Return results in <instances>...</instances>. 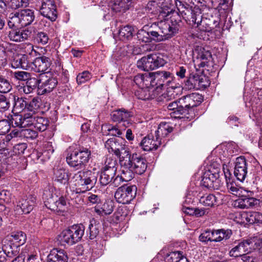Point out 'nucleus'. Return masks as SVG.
I'll return each instance as SVG.
<instances>
[{
    "mask_svg": "<svg viewBox=\"0 0 262 262\" xmlns=\"http://www.w3.org/2000/svg\"><path fill=\"white\" fill-rule=\"evenodd\" d=\"M14 110L17 113H20L24 110L27 109V102L23 98L17 97L14 96Z\"/></svg>",
    "mask_w": 262,
    "mask_h": 262,
    "instance_id": "obj_46",
    "label": "nucleus"
},
{
    "mask_svg": "<svg viewBox=\"0 0 262 262\" xmlns=\"http://www.w3.org/2000/svg\"><path fill=\"white\" fill-rule=\"evenodd\" d=\"M137 187L135 185H123L119 187L115 193L116 201L123 204H129L136 195Z\"/></svg>",
    "mask_w": 262,
    "mask_h": 262,
    "instance_id": "obj_8",
    "label": "nucleus"
},
{
    "mask_svg": "<svg viewBox=\"0 0 262 262\" xmlns=\"http://www.w3.org/2000/svg\"><path fill=\"white\" fill-rule=\"evenodd\" d=\"M132 112L124 108L114 111L111 114V118L114 122H118L125 129L130 124L131 118L133 116Z\"/></svg>",
    "mask_w": 262,
    "mask_h": 262,
    "instance_id": "obj_12",
    "label": "nucleus"
},
{
    "mask_svg": "<svg viewBox=\"0 0 262 262\" xmlns=\"http://www.w3.org/2000/svg\"><path fill=\"white\" fill-rule=\"evenodd\" d=\"M117 161L116 159L108 158L106 159L104 166L101 169L116 173L117 169Z\"/></svg>",
    "mask_w": 262,
    "mask_h": 262,
    "instance_id": "obj_52",
    "label": "nucleus"
},
{
    "mask_svg": "<svg viewBox=\"0 0 262 262\" xmlns=\"http://www.w3.org/2000/svg\"><path fill=\"white\" fill-rule=\"evenodd\" d=\"M40 80L35 78H29L26 82L25 85L23 87V91L26 94H30L38 88Z\"/></svg>",
    "mask_w": 262,
    "mask_h": 262,
    "instance_id": "obj_37",
    "label": "nucleus"
},
{
    "mask_svg": "<svg viewBox=\"0 0 262 262\" xmlns=\"http://www.w3.org/2000/svg\"><path fill=\"white\" fill-rule=\"evenodd\" d=\"M155 85L156 84L154 73H145L143 81V87L154 89V91H156Z\"/></svg>",
    "mask_w": 262,
    "mask_h": 262,
    "instance_id": "obj_45",
    "label": "nucleus"
},
{
    "mask_svg": "<svg viewBox=\"0 0 262 262\" xmlns=\"http://www.w3.org/2000/svg\"><path fill=\"white\" fill-rule=\"evenodd\" d=\"M213 6L219 11L223 10L228 11L229 10V0H211Z\"/></svg>",
    "mask_w": 262,
    "mask_h": 262,
    "instance_id": "obj_53",
    "label": "nucleus"
},
{
    "mask_svg": "<svg viewBox=\"0 0 262 262\" xmlns=\"http://www.w3.org/2000/svg\"><path fill=\"white\" fill-rule=\"evenodd\" d=\"M29 5L28 0H10L7 1L8 8L17 9L21 7H26Z\"/></svg>",
    "mask_w": 262,
    "mask_h": 262,
    "instance_id": "obj_49",
    "label": "nucleus"
},
{
    "mask_svg": "<svg viewBox=\"0 0 262 262\" xmlns=\"http://www.w3.org/2000/svg\"><path fill=\"white\" fill-rule=\"evenodd\" d=\"M9 100L4 95H0V112H4L10 107Z\"/></svg>",
    "mask_w": 262,
    "mask_h": 262,
    "instance_id": "obj_60",
    "label": "nucleus"
},
{
    "mask_svg": "<svg viewBox=\"0 0 262 262\" xmlns=\"http://www.w3.org/2000/svg\"><path fill=\"white\" fill-rule=\"evenodd\" d=\"M121 124H118L117 125H103L102 128L104 127L108 132V134L111 135L113 136H116L119 137L122 134V132L125 130L123 129Z\"/></svg>",
    "mask_w": 262,
    "mask_h": 262,
    "instance_id": "obj_42",
    "label": "nucleus"
},
{
    "mask_svg": "<svg viewBox=\"0 0 262 262\" xmlns=\"http://www.w3.org/2000/svg\"><path fill=\"white\" fill-rule=\"evenodd\" d=\"M91 77L92 75L90 72L84 71L77 76L76 81L78 84H81L89 80Z\"/></svg>",
    "mask_w": 262,
    "mask_h": 262,
    "instance_id": "obj_55",
    "label": "nucleus"
},
{
    "mask_svg": "<svg viewBox=\"0 0 262 262\" xmlns=\"http://www.w3.org/2000/svg\"><path fill=\"white\" fill-rule=\"evenodd\" d=\"M166 62L161 55L153 54L144 56L138 60L137 66L142 70L149 71L163 66Z\"/></svg>",
    "mask_w": 262,
    "mask_h": 262,
    "instance_id": "obj_7",
    "label": "nucleus"
},
{
    "mask_svg": "<svg viewBox=\"0 0 262 262\" xmlns=\"http://www.w3.org/2000/svg\"><path fill=\"white\" fill-rule=\"evenodd\" d=\"M51 61L50 58L45 56L32 58L31 64V71L36 73H45L50 67Z\"/></svg>",
    "mask_w": 262,
    "mask_h": 262,
    "instance_id": "obj_19",
    "label": "nucleus"
},
{
    "mask_svg": "<svg viewBox=\"0 0 262 262\" xmlns=\"http://www.w3.org/2000/svg\"><path fill=\"white\" fill-rule=\"evenodd\" d=\"M133 0H111L109 7L115 12H125L129 9Z\"/></svg>",
    "mask_w": 262,
    "mask_h": 262,
    "instance_id": "obj_29",
    "label": "nucleus"
},
{
    "mask_svg": "<svg viewBox=\"0 0 262 262\" xmlns=\"http://www.w3.org/2000/svg\"><path fill=\"white\" fill-rule=\"evenodd\" d=\"M227 188L230 193L236 196H239L242 192L241 189L236 187L233 183L229 184L227 182Z\"/></svg>",
    "mask_w": 262,
    "mask_h": 262,
    "instance_id": "obj_63",
    "label": "nucleus"
},
{
    "mask_svg": "<svg viewBox=\"0 0 262 262\" xmlns=\"http://www.w3.org/2000/svg\"><path fill=\"white\" fill-rule=\"evenodd\" d=\"M194 67L196 70L200 68H209L213 66L212 57L209 51L204 49L197 53V55L193 59Z\"/></svg>",
    "mask_w": 262,
    "mask_h": 262,
    "instance_id": "obj_15",
    "label": "nucleus"
},
{
    "mask_svg": "<svg viewBox=\"0 0 262 262\" xmlns=\"http://www.w3.org/2000/svg\"><path fill=\"white\" fill-rule=\"evenodd\" d=\"M29 126H33L37 131L43 132L47 129L49 121L47 118L30 113Z\"/></svg>",
    "mask_w": 262,
    "mask_h": 262,
    "instance_id": "obj_25",
    "label": "nucleus"
},
{
    "mask_svg": "<svg viewBox=\"0 0 262 262\" xmlns=\"http://www.w3.org/2000/svg\"><path fill=\"white\" fill-rule=\"evenodd\" d=\"M68 257L63 249H53L48 255L47 262H68Z\"/></svg>",
    "mask_w": 262,
    "mask_h": 262,
    "instance_id": "obj_28",
    "label": "nucleus"
},
{
    "mask_svg": "<svg viewBox=\"0 0 262 262\" xmlns=\"http://www.w3.org/2000/svg\"><path fill=\"white\" fill-rule=\"evenodd\" d=\"M40 102L38 99L34 98L29 103L27 102V109L29 113L33 114L36 115V113L38 112L40 108Z\"/></svg>",
    "mask_w": 262,
    "mask_h": 262,
    "instance_id": "obj_47",
    "label": "nucleus"
},
{
    "mask_svg": "<svg viewBox=\"0 0 262 262\" xmlns=\"http://www.w3.org/2000/svg\"><path fill=\"white\" fill-rule=\"evenodd\" d=\"M98 174L91 170L79 171L72 178L75 185L81 187L84 191L91 189L97 181Z\"/></svg>",
    "mask_w": 262,
    "mask_h": 262,
    "instance_id": "obj_6",
    "label": "nucleus"
},
{
    "mask_svg": "<svg viewBox=\"0 0 262 262\" xmlns=\"http://www.w3.org/2000/svg\"><path fill=\"white\" fill-rule=\"evenodd\" d=\"M218 170H210L204 172L201 180V185L209 189H219L223 185Z\"/></svg>",
    "mask_w": 262,
    "mask_h": 262,
    "instance_id": "obj_9",
    "label": "nucleus"
},
{
    "mask_svg": "<svg viewBox=\"0 0 262 262\" xmlns=\"http://www.w3.org/2000/svg\"><path fill=\"white\" fill-rule=\"evenodd\" d=\"M245 191L247 194H244L237 199L235 201V205L242 209L252 208L258 206L259 200L252 196L253 195V192L246 190Z\"/></svg>",
    "mask_w": 262,
    "mask_h": 262,
    "instance_id": "obj_17",
    "label": "nucleus"
},
{
    "mask_svg": "<svg viewBox=\"0 0 262 262\" xmlns=\"http://www.w3.org/2000/svg\"><path fill=\"white\" fill-rule=\"evenodd\" d=\"M200 202L204 206L212 207L216 204V197L212 194L202 196L200 199Z\"/></svg>",
    "mask_w": 262,
    "mask_h": 262,
    "instance_id": "obj_51",
    "label": "nucleus"
},
{
    "mask_svg": "<svg viewBox=\"0 0 262 262\" xmlns=\"http://www.w3.org/2000/svg\"><path fill=\"white\" fill-rule=\"evenodd\" d=\"M217 235L216 236V241L221 242L225 240L226 241L229 239L232 235V231L231 229H217Z\"/></svg>",
    "mask_w": 262,
    "mask_h": 262,
    "instance_id": "obj_50",
    "label": "nucleus"
},
{
    "mask_svg": "<svg viewBox=\"0 0 262 262\" xmlns=\"http://www.w3.org/2000/svg\"><path fill=\"white\" fill-rule=\"evenodd\" d=\"M208 77L204 75L194 74L187 80L186 85L190 89L196 88L204 89L209 85Z\"/></svg>",
    "mask_w": 262,
    "mask_h": 262,
    "instance_id": "obj_16",
    "label": "nucleus"
},
{
    "mask_svg": "<svg viewBox=\"0 0 262 262\" xmlns=\"http://www.w3.org/2000/svg\"><path fill=\"white\" fill-rule=\"evenodd\" d=\"M154 75L156 92L159 88L161 89L164 85H169L173 78L172 74L166 71L157 72L154 73Z\"/></svg>",
    "mask_w": 262,
    "mask_h": 262,
    "instance_id": "obj_22",
    "label": "nucleus"
},
{
    "mask_svg": "<svg viewBox=\"0 0 262 262\" xmlns=\"http://www.w3.org/2000/svg\"><path fill=\"white\" fill-rule=\"evenodd\" d=\"M161 144V139L159 140L158 137H156V140H155L152 136L147 135L139 144L143 150L148 151L156 150Z\"/></svg>",
    "mask_w": 262,
    "mask_h": 262,
    "instance_id": "obj_26",
    "label": "nucleus"
},
{
    "mask_svg": "<svg viewBox=\"0 0 262 262\" xmlns=\"http://www.w3.org/2000/svg\"><path fill=\"white\" fill-rule=\"evenodd\" d=\"M134 32V28L129 25L122 26L119 30V36L123 41L129 40L133 38Z\"/></svg>",
    "mask_w": 262,
    "mask_h": 262,
    "instance_id": "obj_38",
    "label": "nucleus"
},
{
    "mask_svg": "<svg viewBox=\"0 0 262 262\" xmlns=\"http://www.w3.org/2000/svg\"><path fill=\"white\" fill-rule=\"evenodd\" d=\"M251 244L252 242L249 239L239 243L237 245L232 248L229 251L230 256L234 257H242V255L245 254L244 253H249L251 249Z\"/></svg>",
    "mask_w": 262,
    "mask_h": 262,
    "instance_id": "obj_24",
    "label": "nucleus"
},
{
    "mask_svg": "<svg viewBox=\"0 0 262 262\" xmlns=\"http://www.w3.org/2000/svg\"><path fill=\"white\" fill-rule=\"evenodd\" d=\"M167 108L169 111H170V115L172 117L174 118H181L186 117L189 118L187 116L189 114L188 111L184 107V104L181 98L175 100L173 102H169L167 105Z\"/></svg>",
    "mask_w": 262,
    "mask_h": 262,
    "instance_id": "obj_13",
    "label": "nucleus"
},
{
    "mask_svg": "<svg viewBox=\"0 0 262 262\" xmlns=\"http://www.w3.org/2000/svg\"><path fill=\"white\" fill-rule=\"evenodd\" d=\"M46 206L51 210L56 212H63L66 205L65 199L61 196L58 198L57 196L51 195L46 202Z\"/></svg>",
    "mask_w": 262,
    "mask_h": 262,
    "instance_id": "obj_21",
    "label": "nucleus"
},
{
    "mask_svg": "<svg viewBox=\"0 0 262 262\" xmlns=\"http://www.w3.org/2000/svg\"><path fill=\"white\" fill-rule=\"evenodd\" d=\"M179 31V27L167 23L160 22L149 30L150 41L160 42L171 38Z\"/></svg>",
    "mask_w": 262,
    "mask_h": 262,
    "instance_id": "obj_3",
    "label": "nucleus"
},
{
    "mask_svg": "<svg viewBox=\"0 0 262 262\" xmlns=\"http://www.w3.org/2000/svg\"><path fill=\"white\" fill-rule=\"evenodd\" d=\"M90 232V238L91 239H94L99 233V229L97 225H94L93 221H91L89 225Z\"/></svg>",
    "mask_w": 262,
    "mask_h": 262,
    "instance_id": "obj_62",
    "label": "nucleus"
},
{
    "mask_svg": "<svg viewBox=\"0 0 262 262\" xmlns=\"http://www.w3.org/2000/svg\"><path fill=\"white\" fill-rule=\"evenodd\" d=\"M35 17L34 10L30 9H21L10 14L8 25L10 28L25 27L32 24Z\"/></svg>",
    "mask_w": 262,
    "mask_h": 262,
    "instance_id": "obj_4",
    "label": "nucleus"
},
{
    "mask_svg": "<svg viewBox=\"0 0 262 262\" xmlns=\"http://www.w3.org/2000/svg\"><path fill=\"white\" fill-rule=\"evenodd\" d=\"M234 174L236 179L243 182L247 175V163L244 157L236 158L234 162Z\"/></svg>",
    "mask_w": 262,
    "mask_h": 262,
    "instance_id": "obj_18",
    "label": "nucleus"
},
{
    "mask_svg": "<svg viewBox=\"0 0 262 262\" xmlns=\"http://www.w3.org/2000/svg\"><path fill=\"white\" fill-rule=\"evenodd\" d=\"M12 241L14 242L18 247L24 245L27 239L26 235L22 231H18L11 233Z\"/></svg>",
    "mask_w": 262,
    "mask_h": 262,
    "instance_id": "obj_43",
    "label": "nucleus"
},
{
    "mask_svg": "<svg viewBox=\"0 0 262 262\" xmlns=\"http://www.w3.org/2000/svg\"><path fill=\"white\" fill-rule=\"evenodd\" d=\"M40 13L51 21H55L57 17V7L54 0H41Z\"/></svg>",
    "mask_w": 262,
    "mask_h": 262,
    "instance_id": "obj_14",
    "label": "nucleus"
},
{
    "mask_svg": "<svg viewBox=\"0 0 262 262\" xmlns=\"http://www.w3.org/2000/svg\"><path fill=\"white\" fill-rule=\"evenodd\" d=\"M53 179L61 184H67L69 180L68 172L63 168L55 167L53 168Z\"/></svg>",
    "mask_w": 262,
    "mask_h": 262,
    "instance_id": "obj_32",
    "label": "nucleus"
},
{
    "mask_svg": "<svg viewBox=\"0 0 262 262\" xmlns=\"http://www.w3.org/2000/svg\"><path fill=\"white\" fill-rule=\"evenodd\" d=\"M11 194L6 190L0 191V201L2 202L8 204L11 202Z\"/></svg>",
    "mask_w": 262,
    "mask_h": 262,
    "instance_id": "obj_64",
    "label": "nucleus"
},
{
    "mask_svg": "<svg viewBox=\"0 0 262 262\" xmlns=\"http://www.w3.org/2000/svg\"><path fill=\"white\" fill-rule=\"evenodd\" d=\"M176 6L177 7L178 12H172V16L170 17L171 25L174 26L176 25L179 27L178 24L181 21V18L180 15H181L183 17L187 14L185 10L189 11V6L187 4L183 3L181 1L176 0L175 2Z\"/></svg>",
    "mask_w": 262,
    "mask_h": 262,
    "instance_id": "obj_23",
    "label": "nucleus"
},
{
    "mask_svg": "<svg viewBox=\"0 0 262 262\" xmlns=\"http://www.w3.org/2000/svg\"><path fill=\"white\" fill-rule=\"evenodd\" d=\"M24 54H18L14 55L11 61L12 68H21L31 71V64L32 58L37 55V52L34 50V46L28 43L24 45Z\"/></svg>",
    "mask_w": 262,
    "mask_h": 262,
    "instance_id": "obj_5",
    "label": "nucleus"
},
{
    "mask_svg": "<svg viewBox=\"0 0 262 262\" xmlns=\"http://www.w3.org/2000/svg\"><path fill=\"white\" fill-rule=\"evenodd\" d=\"M173 128L170 123L162 122L159 125L157 130L156 132V137L161 140L162 138L166 137L169 133L173 131Z\"/></svg>",
    "mask_w": 262,
    "mask_h": 262,
    "instance_id": "obj_35",
    "label": "nucleus"
},
{
    "mask_svg": "<svg viewBox=\"0 0 262 262\" xmlns=\"http://www.w3.org/2000/svg\"><path fill=\"white\" fill-rule=\"evenodd\" d=\"M115 175V172L101 169L99 178L100 183L101 185L105 186L111 182H112L113 185L115 186L113 182L115 179L117 177L116 176L114 178ZM115 187L116 186H115Z\"/></svg>",
    "mask_w": 262,
    "mask_h": 262,
    "instance_id": "obj_36",
    "label": "nucleus"
},
{
    "mask_svg": "<svg viewBox=\"0 0 262 262\" xmlns=\"http://www.w3.org/2000/svg\"><path fill=\"white\" fill-rule=\"evenodd\" d=\"M91 155V150L88 148L79 147L69 151L66 157V161L71 167L75 170L81 169L85 167Z\"/></svg>",
    "mask_w": 262,
    "mask_h": 262,
    "instance_id": "obj_2",
    "label": "nucleus"
},
{
    "mask_svg": "<svg viewBox=\"0 0 262 262\" xmlns=\"http://www.w3.org/2000/svg\"><path fill=\"white\" fill-rule=\"evenodd\" d=\"M59 238L62 242L70 245H73L77 243L69 228L62 231L59 235Z\"/></svg>",
    "mask_w": 262,
    "mask_h": 262,
    "instance_id": "obj_40",
    "label": "nucleus"
},
{
    "mask_svg": "<svg viewBox=\"0 0 262 262\" xmlns=\"http://www.w3.org/2000/svg\"><path fill=\"white\" fill-rule=\"evenodd\" d=\"M36 198L33 195H29L26 198H22L16 202L14 211L16 214H29L36 204Z\"/></svg>",
    "mask_w": 262,
    "mask_h": 262,
    "instance_id": "obj_11",
    "label": "nucleus"
},
{
    "mask_svg": "<svg viewBox=\"0 0 262 262\" xmlns=\"http://www.w3.org/2000/svg\"><path fill=\"white\" fill-rule=\"evenodd\" d=\"M57 83V80L55 78L50 77L47 79L40 85L39 84L37 89L38 94L43 95L50 93L56 87Z\"/></svg>",
    "mask_w": 262,
    "mask_h": 262,
    "instance_id": "obj_31",
    "label": "nucleus"
},
{
    "mask_svg": "<svg viewBox=\"0 0 262 262\" xmlns=\"http://www.w3.org/2000/svg\"><path fill=\"white\" fill-rule=\"evenodd\" d=\"M113 202L111 201H105L103 204L97 205L95 207V211L99 215H109L113 211Z\"/></svg>",
    "mask_w": 262,
    "mask_h": 262,
    "instance_id": "obj_34",
    "label": "nucleus"
},
{
    "mask_svg": "<svg viewBox=\"0 0 262 262\" xmlns=\"http://www.w3.org/2000/svg\"><path fill=\"white\" fill-rule=\"evenodd\" d=\"M105 147L107 149L109 152H113L119 159L120 163V158L124 156V152L129 154V149L123 144L122 139H117L113 137L108 139L105 142Z\"/></svg>",
    "mask_w": 262,
    "mask_h": 262,
    "instance_id": "obj_10",
    "label": "nucleus"
},
{
    "mask_svg": "<svg viewBox=\"0 0 262 262\" xmlns=\"http://www.w3.org/2000/svg\"><path fill=\"white\" fill-rule=\"evenodd\" d=\"M12 76L18 80L27 81L30 78V74L25 71H17L13 73Z\"/></svg>",
    "mask_w": 262,
    "mask_h": 262,
    "instance_id": "obj_59",
    "label": "nucleus"
},
{
    "mask_svg": "<svg viewBox=\"0 0 262 262\" xmlns=\"http://www.w3.org/2000/svg\"><path fill=\"white\" fill-rule=\"evenodd\" d=\"M3 249L6 254V256L8 258H12L17 256L19 253L18 250V247L16 245L12 246L10 245H3Z\"/></svg>",
    "mask_w": 262,
    "mask_h": 262,
    "instance_id": "obj_48",
    "label": "nucleus"
},
{
    "mask_svg": "<svg viewBox=\"0 0 262 262\" xmlns=\"http://www.w3.org/2000/svg\"><path fill=\"white\" fill-rule=\"evenodd\" d=\"M181 98L188 114L193 107L199 105L203 100V96L198 93H192L184 96Z\"/></svg>",
    "mask_w": 262,
    "mask_h": 262,
    "instance_id": "obj_20",
    "label": "nucleus"
},
{
    "mask_svg": "<svg viewBox=\"0 0 262 262\" xmlns=\"http://www.w3.org/2000/svg\"><path fill=\"white\" fill-rule=\"evenodd\" d=\"M31 32L27 29L17 28L9 31L8 37L10 40L15 42H21L27 40L29 37Z\"/></svg>",
    "mask_w": 262,
    "mask_h": 262,
    "instance_id": "obj_27",
    "label": "nucleus"
},
{
    "mask_svg": "<svg viewBox=\"0 0 262 262\" xmlns=\"http://www.w3.org/2000/svg\"><path fill=\"white\" fill-rule=\"evenodd\" d=\"M183 252L179 251H173L168 254L166 257L167 262H179Z\"/></svg>",
    "mask_w": 262,
    "mask_h": 262,
    "instance_id": "obj_56",
    "label": "nucleus"
},
{
    "mask_svg": "<svg viewBox=\"0 0 262 262\" xmlns=\"http://www.w3.org/2000/svg\"><path fill=\"white\" fill-rule=\"evenodd\" d=\"M69 229L73 234L77 243L80 241L84 234V226L81 224H76L70 226Z\"/></svg>",
    "mask_w": 262,
    "mask_h": 262,
    "instance_id": "obj_39",
    "label": "nucleus"
},
{
    "mask_svg": "<svg viewBox=\"0 0 262 262\" xmlns=\"http://www.w3.org/2000/svg\"><path fill=\"white\" fill-rule=\"evenodd\" d=\"M36 41L42 45H45L48 43L49 37L48 35L44 32H38L35 37Z\"/></svg>",
    "mask_w": 262,
    "mask_h": 262,
    "instance_id": "obj_54",
    "label": "nucleus"
},
{
    "mask_svg": "<svg viewBox=\"0 0 262 262\" xmlns=\"http://www.w3.org/2000/svg\"><path fill=\"white\" fill-rule=\"evenodd\" d=\"M120 158L121 174L118 175L114 180V184L118 186L121 182H128L134 177V174H142L145 172L147 162L145 158L137 154L124 152Z\"/></svg>",
    "mask_w": 262,
    "mask_h": 262,
    "instance_id": "obj_1",
    "label": "nucleus"
},
{
    "mask_svg": "<svg viewBox=\"0 0 262 262\" xmlns=\"http://www.w3.org/2000/svg\"><path fill=\"white\" fill-rule=\"evenodd\" d=\"M21 135L27 139L32 140L37 137L38 133L37 130L31 128H26L21 130Z\"/></svg>",
    "mask_w": 262,
    "mask_h": 262,
    "instance_id": "obj_57",
    "label": "nucleus"
},
{
    "mask_svg": "<svg viewBox=\"0 0 262 262\" xmlns=\"http://www.w3.org/2000/svg\"><path fill=\"white\" fill-rule=\"evenodd\" d=\"M245 218L250 224L262 223V214L257 212H251L245 214Z\"/></svg>",
    "mask_w": 262,
    "mask_h": 262,
    "instance_id": "obj_44",
    "label": "nucleus"
},
{
    "mask_svg": "<svg viewBox=\"0 0 262 262\" xmlns=\"http://www.w3.org/2000/svg\"><path fill=\"white\" fill-rule=\"evenodd\" d=\"M137 36L138 39L142 42H150L149 30L146 31L144 30H140L138 31Z\"/></svg>",
    "mask_w": 262,
    "mask_h": 262,
    "instance_id": "obj_61",
    "label": "nucleus"
},
{
    "mask_svg": "<svg viewBox=\"0 0 262 262\" xmlns=\"http://www.w3.org/2000/svg\"><path fill=\"white\" fill-rule=\"evenodd\" d=\"M54 151L52 142H48L45 143L43 145V149L41 152H40V155H38V158H41V160H47L50 158L51 155Z\"/></svg>",
    "mask_w": 262,
    "mask_h": 262,
    "instance_id": "obj_41",
    "label": "nucleus"
},
{
    "mask_svg": "<svg viewBox=\"0 0 262 262\" xmlns=\"http://www.w3.org/2000/svg\"><path fill=\"white\" fill-rule=\"evenodd\" d=\"M11 85L9 82L3 77L0 76V93H6L10 91Z\"/></svg>",
    "mask_w": 262,
    "mask_h": 262,
    "instance_id": "obj_58",
    "label": "nucleus"
},
{
    "mask_svg": "<svg viewBox=\"0 0 262 262\" xmlns=\"http://www.w3.org/2000/svg\"><path fill=\"white\" fill-rule=\"evenodd\" d=\"M157 95V92L150 88H140L135 92L137 98L143 100L154 99Z\"/></svg>",
    "mask_w": 262,
    "mask_h": 262,
    "instance_id": "obj_33",
    "label": "nucleus"
},
{
    "mask_svg": "<svg viewBox=\"0 0 262 262\" xmlns=\"http://www.w3.org/2000/svg\"><path fill=\"white\" fill-rule=\"evenodd\" d=\"M30 113H26L24 115L15 114L11 117L12 125L14 127H26L29 126Z\"/></svg>",
    "mask_w": 262,
    "mask_h": 262,
    "instance_id": "obj_30",
    "label": "nucleus"
}]
</instances>
